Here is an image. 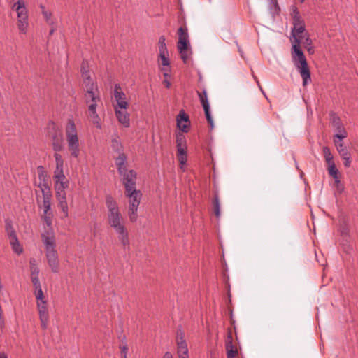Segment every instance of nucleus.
I'll return each mask as SVG.
<instances>
[{
    "instance_id": "nucleus-1",
    "label": "nucleus",
    "mask_w": 358,
    "mask_h": 358,
    "mask_svg": "<svg viewBox=\"0 0 358 358\" xmlns=\"http://www.w3.org/2000/svg\"><path fill=\"white\" fill-rule=\"evenodd\" d=\"M106 206L108 210V224L118 234V238L124 248H129V235L124 224V218L120 211L117 203L111 195L106 196Z\"/></svg>"
},
{
    "instance_id": "nucleus-2",
    "label": "nucleus",
    "mask_w": 358,
    "mask_h": 358,
    "mask_svg": "<svg viewBox=\"0 0 358 358\" xmlns=\"http://www.w3.org/2000/svg\"><path fill=\"white\" fill-rule=\"evenodd\" d=\"M291 43L292 61L302 78L303 85L306 86L311 82V77L306 57L301 47V40L294 37V39H291Z\"/></svg>"
},
{
    "instance_id": "nucleus-3",
    "label": "nucleus",
    "mask_w": 358,
    "mask_h": 358,
    "mask_svg": "<svg viewBox=\"0 0 358 358\" xmlns=\"http://www.w3.org/2000/svg\"><path fill=\"white\" fill-rule=\"evenodd\" d=\"M41 238L45 247L48 264L53 273L59 272V257L55 249L56 243L55 234L52 229L41 234Z\"/></svg>"
},
{
    "instance_id": "nucleus-4",
    "label": "nucleus",
    "mask_w": 358,
    "mask_h": 358,
    "mask_svg": "<svg viewBox=\"0 0 358 358\" xmlns=\"http://www.w3.org/2000/svg\"><path fill=\"white\" fill-rule=\"evenodd\" d=\"M65 136L68 150L70 152L71 156L74 158H78L80 152L79 137L76 124L72 119L67 120L65 127Z\"/></svg>"
},
{
    "instance_id": "nucleus-5",
    "label": "nucleus",
    "mask_w": 358,
    "mask_h": 358,
    "mask_svg": "<svg viewBox=\"0 0 358 358\" xmlns=\"http://www.w3.org/2000/svg\"><path fill=\"white\" fill-rule=\"evenodd\" d=\"M125 196L129 199V218L131 222H134L138 219L137 211L141 202L142 194L140 190L135 189L125 191Z\"/></svg>"
},
{
    "instance_id": "nucleus-6",
    "label": "nucleus",
    "mask_w": 358,
    "mask_h": 358,
    "mask_svg": "<svg viewBox=\"0 0 358 358\" xmlns=\"http://www.w3.org/2000/svg\"><path fill=\"white\" fill-rule=\"evenodd\" d=\"M291 10L290 15L293 21V28L291 31L292 37L290 40L294 39V37L301 39L302 34L306 33L305 22L301 17L296 6H292Z\"/></svg>"
},
{
    "instance_id": "nucleus-7",
    "label": "nucleus",
    "mask_w": 358,
    "mask_h": 358,
    "mask_svg": "<svg viewBox=\"0 0 358 358\" xmlns=\"http://www.w3.org/2000/svg\"><path fill=\"white\" fill-rule=\"evenodd\" d=\"M82 77L85 85L87 96L91 100H99V91L96 85L91 80L90 73L87 70L82 71Z\"/></svg>"
},
{
    "instance_id": "nucleus-8",
    "label": "nucleus",
    "mask_w": 358,
    "mask_h": 358,
    "mask_svg": "<svg viewBox=\"0 0 358 358\" xmlns=\"http://www.w3.org/2000/svg\"><path fill=\"white\" fill-rule=\"evenodd\" d=\"M84 98L85 103L88 105V113L90 119L96 128L101 129V123L99 115L96 113L97 103L101 102L100 95L99 94V100L93 101L91 100L90 98L89 99V96H87V92H85Z\"/></svg>"
},
{
    "instance_id": "nucleus-9",
    "label": "nucleus",
    "mask_w": 358,
    "mask_h": 358,
    "mask_svg": "<svg viewBox=\"0 0 358 358\" xmlns=\"http://www.w3.org/2000/svg\"><path fill=\"white\" fill-rule=\"evenodd\" d=\"M122 177L121 180L124 186L125 191L136 189V173L134 170H126L123 173H119Z\"/></svg>"
},
{
    "instance_id": "nucleus-10",
    "label": "nucleus",
    "mask_w": 358,
    "mask_h": 358,
    "mask_svg": "<svg viewBox=\"0 0 358 358\" xmlns=\"http://www.w3.org/2000/svg\"><path fill=\"white\" fill-rule=\"evenodd\" d=\"M331 122L332 126L335 129L336 134L333 136V138H345L348 136V132L341 122V120L338 116L334 113H331Z\"/></svg>"
},
{
    "instance_id": "nucleus-11",
    "label": "nucleus",
    "mask_w": 358,
    "mask_h": 358,
    "mask_svg": "<svg viewBox=\"0 0 358 358\" xmlns=\"http://www.w3.org/2000/svg\"><path fill=\"white\" fill-rule=\"evenodd\" d=\"M197 94L201 101V103L203 108L205 116L210 128H213V120L210 112V105L208 101L207 91L205 88L203 89L202 92L197 91Z\"/></svg>"
},
{
    "instance_id": "nucleus-12",
    "label": "nucleus",
    "mask_w": 358,
    "mask_h": 358,
    "mask_svg": "<svg viewBox=\"0 0 358 358\" xmlns=\"http://www.w3.org/2000/svg\"><path fill=\"white\" fill-rule=\"evenodd\" d=\"M114 98L117 102V106L115 108H120V109L127 110L129 103L126 99V94L122 91L120 86L118 84L114 86Z\"/></svg>"
},
{
    "instance_id": "nucleus-13",
    "label": "nucleus",
    "mask_w": 358,
    "mask_h": 358,
    "mask_svg": "<svg viewBox=\"0 0 358 358\" xmlns=\"http://www.w3.org/2000/svg\"><path fill=\"white\" fill-rule=\"evenodd\" d=\"M37 308L41 320V326L43 329H47L49 319L46 301L37 302Z\"/></svg>"
},
{
    "instance_id": "nucleus-14",
    "label": "nucleus",
    "mask_w": 358,
    "mask_h": 358,
    "mask_svg": "<svg viewBox=\"0 0 358 358\" xmlns=\"http://www.w3.org/2000/svg\"><path fill=\"white\" fill-rule=\"evenodd\" d=\"M177 127L180 129L182 132H187L189 128L190 122L189 119V116L185 113V112L182 110L179 112L178 115L176 117Z\"/></svg>"
},
{
    "instance_id": "nucleus-15",
    "label": "nucleus",
    "mask_w": 358,
    "mask_h": 358,
    "mask_svg": "<svg viewBox=\"0 0 358 358\" xmlns=\"http://www.w3.org/2000/svg\"><path fill=\"white\" fill-rule=\"evenodd\" d=\"M115 115L118 122L124 127H129L130 125L129 114L127 110L115 108Z\"/></svg>"
},
{
    "instance_id": "nucleus-16",
    "label": "nucleus",
    "mask_w": 358,
    "mask_h": 358,
    "mask_svg": "<svg viewBox=\"0 0 358 358\" xmlns=\"http://www.w3.org/2000/svg\"><path fill=\"white\" fill-rule=\"evenodd\" d=\"M51 199L52 193L48 194L47 192L43 194V201L41 203L38 196L36 198V201L40 208H43V213L51 211Z\"/></svg>"
},
{
    "instance_id": "nucleus-17",
    "label": "nucleus",
    "mask_w": 358,
    "mask_h": 358,
    "mask_svg": "<svg viewBox=\"0 0 358 358\" xmlns=\"http://www.w3.org/2000/svg\"><path fill=\"white\" fill-rule=\"evenodd\" d=\"M344 138H333V142L340 157L350 153L348 147L343 143Z\"/></svg>"
},
{
    "instance_id": "nucleus-18",
    "label": "nucleus",
    "mask_w": 358,
    "mask_h": 358,
    "mask_svg": "<svg viewBox=\"0 0 358 358\" xmlns=\"http://www.w3.org/2000/svg\"><path fill=\"white\" fill-rule=\"evenodd\" d=\"M127 157L125 154L121 152L119 156L115 158V164L117 168L118 173H123L127 169L126 166Z\"/></svg>"
},
{
    "instance_id": "nucleus-19",
    "label": "nucleus",
    "mask_w": 358,
    "mask_h": 358,
    "mask_svg": "<svg viewBox=\"0 0 358 358\" xmlns=\"http://www.w3.org/2000/svg\"><path fill=\"white\" fill-rule=\"evenodd\" d=\"M52 147L55 152H60L63 149V138L61 134H55L52 137Z\"/></svg>"
},
{
    "instance_id": "nucleus-20",
    "label": "nucleus",
    "mask_w": 358,
    "mask_h": 358,
    "mask_svg": "<svg viewBox=\"0 0 358 358\" xmlns=\"http://www.w3.org/2000/svg\"><path fill=\"white\" fill-rule=\"evenodd\" d=\"M55 188V189H66L69 186V182L66 178L65 175L59 176L54 178Z\"/></svg>"
},
{
    "instance_id": "nucleus-21",
    "label": "nucleus",
    "mask_w": 358,
    "mask_h": 358,
    "mask_svg": "<svg viewBox=\"0 0 358 358\" xmlns=\"http://www.w3.org/2000/svg\"><path fill=\"white\" fill-rule=\"evenodd\" d=\"M178 355L179 358H189L187 344L186 342L180 341L177 344Z\"/></svg>"
},
{
    "instance_id": "nucleus-22",
    "label": "nucleus",
    "mask_w": 358,
    "mask_h": 358,
    "mask_svg": "<svg viewBox=\"0 0 358 358\" xmlns=\"http://www.w3.org/2000/svg\"><path fill=\"white\" fill-rule=\"evenodd\" d=\"M303 38H304V41L303 42V43L305 48L307 50V51L310 54H313L314 51H313V45H312L313 41L310 39V38L309 37V35L308 33H305L304 35H302L301 40Z\"/></svg>"
},
{
    "instance_id": "nucleus-23",
    "label": "nucleus",
    "mask_w": 358,
    "mask_h": 358,
    "mask_svg": "<svg viewBox=\"0 0 358 358\" xmlns=\"http://www.w3.org/2000/svg\"><path fill=\"white\" fill-rule=\"evenodd\" d=\"M5 223H6V226H5L6 231L7 232V234H8L9 238L11 239V238H13L14 237H17L15 231L13 227L12 222L10 220L7 219L5 220Z\"/></svg>"
},
{
    "instance_id": "nucleus-24",
    "label": "nucleus",
    "mask_w": 358,
    "mask_h": 358,
    "mask_svg": "<svg viewBox=\"0 0 358 358\" xmlns=\"http://www.w3.org/2000/svg\"><path fill=\"white\" fill-rule=\"evenodd\" d=\"M165 41L166 38L164 36H161L159 38V55H169Z\"/></svg>"
},
{
    "instance_id": "nucleus-25",
    "label": "nucleus",
    "mask_w": 358,
    "mask_h": 358,
    "mask_svg": "<svg viewBox=\"0 0 358 358\" xmlns=\"http://www.w3.org/2000/svg\"><path fill=\"white\" fill-rule=\"evenodd\" d=\"M213 203L214 213H215L216 217L217 219H219L221 215V211H220V199H219V196L217 194L214 196Z\"/></svg>"
},
{
    "instance_id": "nucleus-26",
    "label": "nucleus",
    "mask_w": 358,
    "mask_h": 358,
    "mask_svg": "<svg viewBox=\"0 0 358 358\" xmlns=\"http://www.w3.org/2000/svg\"><path fill=\"white\" fill-rule=\"evenodd\" d=\"M10 243L12 246V249L18 255L23 252V249L20 245L17 237H14L10 239Z\"/></svg>"
},
{
    "instance_id": "nucleus-27",
    "label": "nucleus",
    "mask_w": 358,
    "mask_h": 358,
    "mask_svg": "<svg viewBox=\"0 0 358 358\" xmlns=\"http://www.w3.org/2000/svg\"><path fill=\"white\" fill-rule=\"evenodd\" d=\"M178 41H189V35L187 27H180L178 30Z\"/></svg>"
},
{
    "instance_id": "nucleus-28",
    "label": "nucleus",
    "mask_w": 358,
    "mask_h": 358,
    "mask_svg": "<svg viewBox=\"0 0 358 358\" xmlns=\"http://www.w3.org/2000/svg\"><path fill=\"white\" fill-rule=\"evenodd\" d=\"M37 186L38 188H40L42 194H44L46 192L48 194L51 193L50 187L48 184V179L44 180H39V183Z\"/></svg>"
},
{
    "instance_id": "nucleus-29",
    "label": "nucleus",
    "mask_w": 358,
    "mask_h": 358,
    "mask_svg": "<svg viewBox=\"0 0 358 358\" xmlns=\"http://www.w3.org/2000/svg\"><path fill=\"white\" fill-rule=\"evenodd\" d=\"M176 147L177 148L187 147L186 138L183 134L179 133L176 135Z\"/></svg>"
},
{
    "instance_id": "nucleus-30",
    "label": "nucleus",
    "mask_w": 358,
    "mask_h": 358,
    "mask_svg": "<svg viewBox=\"0 0 358 358\" xmlns=\"http://www.w3.org/2000/svg\"><path fill=\"white\" fill-rule=\"evenodd\" d=\"M56 191V198L59 203L60 202H66V196L65 189H55Z\"/></svg>"
},
{
    "instance_id": "nucleus-31",
    "label": "nucleus",
    "mask_w": 358,
    "mask_h": 358,
    "mask_svg": "<svg viewBox=\"0 0 358 358\" xmlns=\"http://www.w3.org/2000/svg\"><path fill=\"white\" fill-rule=\"evenodd\" d=\"M111 147L113 151L121 153L122 145L118 138H113L112 140Z\"/></svg>"
},
{
    "instance_id": "nucleus-32",
    "label": "nucleus",
    "mask_w": 358,
    "mask_h": 358,
    "mask_svg": "<svg viewBox=\"0 0 358 358\" xmlns=\"http://www.w3.org/2000/svg\"><path fill=\"white\" fill-rule=\"evenodd\" d=\"M44 222L48 227H51L52 223L53 214L50 212L43 213L42 215Z\"/></svg>"
},
{
    "instance_id": "nucleus-33",
    "label": "nucleus",
    "mask_w": 358,
    "mask_h": 358,
    "mask_svg": "<svg viewBox=\"0 0 358 358\" xmlns=\"http://www.w3.org/2000/svg\"><path fill=\"white\" fill-rule=\"evenodd\" d=\"M189 41H178L177 44V48L179 52H182L184 50H189Z\"/></svg>"
},
{
    "instance_id": "nucleus-34",
    "label": "nucleus",
    "mask_w": 358,
    "mask_h": 358,
    "mask_svg": "<svg viewBox=\"0 0 358 358\" xmlns=\"http://www.w3.org/2000/svg\"><path fill=\"white\" fill-rule=\"evenodd\" d=\"M273 15H278L280 10L277 0H268Z\"/></svg>"
},
{
    "instance_id": "nucleus-35",
    "label": "nucleus",
    "mask_w": 358,
    "mask_h": 358,
    "mask_svg": "<svg viewBox=\"0 0 358 358\" xmlns=\"http://www.w3.org/2000/svg\"><path fill=\"white\" fill-rule=\"evenodd\" d=\"M328 173L330 176H331L333 178H336L337 176H339V171L338 169L336 168V164L331 166H329L327 167Z\"/></svg>"
},
{
    "instance_id": "nucleus-36",
    "label": "nucleus",
    "mask_w": 358,
    "mask_h": 358,
    "mask_svg": "<svg viewBox=\"0 0 358 358\" xmlns=\"http://www.w3.org/2000/svg\"><path fill=\"white\" fill-rule=\"evenodd\" d=\"M42 15L48 24L54 26L55 21L52 18V13L50 10H44Z\"/></svg>"
},
{
    "instance_id": "nucleus-37",
    "label": "nucleus",
    "mask_w": 358,
    "mask_h": 358,
    "mask_svg": "<svg viewBox=\"0 0 358 358\" xmlns=\"http://www.w3.org/2000/svg\"><path fill=\"white\" fill-rule=\"evenodd\" d=\"M37 173L39 180H44L48 179V175L43 166H38L37 167Z\"/></svg>"
},
{
    "instance_id": "nucleus-38",
    "label": "nucleus",
    "mask_w": 358,
    "mask_h": 358,
    "mask_svg": "<svg viewBox=\"0 0 358 358\" xmlns=\"http://www.w3.org/2000/svg\"><path fill=\"white\" fill-rule=\"evenodd\" d=\"M168 56L169 55H159V58L161 60V65L163 66L162 68L170 67V61Z\"/></svg>"
},
{
    "instance_id": "nucleus-39",
    "label": "nucleus",
    "mask_w": 358,
    "mask_h": 358,
    "mask_svg": "<svg viewBox=\"0 0 358 358\" xmlns=\"http://www.w3.org/2000/svg\"><path fill=\"white\" fill-rule=\"evenodd\" d=\"M54 157L55 159V167H64V160L62 156L56 152L54 154Z\"/></svg>"
},
{
    "instance_id": "nucleus-40",
    "label": "nucleus",
    "mask_w": 358,
    "mask_h": 358,
    "mask_svg": "<svg viewBox=\"0 0 358 358\" xmlns=\"http://www.w3.org/2000/svg\"><path fill=\"white\" fill-rule=\"evenodd\" d=\"M341 157L344 161L343 164L345 167L348 168L351 166L352 157L350 153L345 154V155L341 156Z\"/></svg>"
},
{
    "instance_id": "nucleus-41",
    "label": "nucleus",
    "mask_w": 358,
    "mask_h": 358,
    "mask_svg": "<svg viewBox=\"0 0 358 358\" xmlns=\"http://www.w3.org/2000/svg\"><path fill=\"white\" fill-rule=\"evenodd\" d=\"M58 207L62 210L64 214V217H68L69 212H68V204L67 201L66 202H60L58 203Z\"/></svg>"
},
{
    "instance_id": "nucleus-42",
    "label": "nucleus",
    "mask_w": 358,
    "mask_h": 358,
    "mask_svg": "<svg viewBox=\"0 0 358 358\" xmlns=\"http://www.w3.org/2000/svg\"><path fill=\"white\" fill-rule=\"evenodd\" d=\"M334 185L336 188V190L339 193H341L344 189V187L341 182L340 176H337L336 178H334Z\"/></svg>"
},
{
    "instance_id": "nucleus-43",
    "label": "nucleus",
    "mask_w": 358,
    "mask_h": 358,
    "mask_svg": "<svg viewBox=\"0 0 358 358\" xmlns=\"http://www.w3.org/2000/svg\"><path fill=\"white\" fill-rule=\"evenodd\" d=\"M36 290V299L37 300V302L38 301H45L44 299V295H43V290L41 288H38V289H35Z\"/></svg>"
},
{
    "instance_id": "nucleus-44",
    "label": "nucleus",
    "mask_w": 358,
    "mask_h": 358,
    "mask_svg": "<svg viewBox=\"0 0 358 358\" xmlns=\"http://www.w3.org/2000/svg\"><path fill=\"white\" fill-rule=\"evenodd\" d=\"M226 350H227V352H228V350H234V349H236L233 343H232V337L231 335H229L228 336V339H227V341L226 342Z\"/></svg>"
},
{
    "instance_id": "nucleus-45",
    "label": "nucleus",
    "mask_w": 358,
    "mask_h": 358,
    "mask_svg": "<svg viewBox=\"0 0 358 358\" xmlns=\"http://www.w3.org/2000/svg\"><path fill=\"white\" fill-rule=\"evenodd\" d=\"M64 175V167H55L54 171L53 178H57L59 176Z\"/></svg>"
},
{
    "instance_id": "nucleus-46",
    "label": "nucleus",
    "mask_w": 358,
    "mask_h": 358,
    "mask_svg": "<svg viewBox=\"0 0 358 358\" xmlns=\"http://www.w3.org/2000/svg\"><path fill=\"white\" fill-rule=\"evenodd\" d=\"M322 152H323L324 159L333 157L329 148L327 146H324L323 148Z\"/></svg>"
},
{
    "instance_id": "nucleus-47",
    "label": "nucleus",
    "mask_w": 358,
    "mask_h": 358,
    "mask_svg": "<svg viewBox=\"0 0 358 358\" xmlns=\"http://www.w3.org/2000/svg\"><path fill=\"white\" fill-rule=\"evenodd\" d=\"M30 270H31V278L38 277L39 269L37 266H31Z\"/></svg>"
},
{
    "instance_id": "nucleus-48",
    "label": "nucleus",
    "mask_w": 358,
    "mask_h": 358,
    "mask_svg": "<svg viewBox=\"0 0 358 358\" xmlns=\"http://www.w3.org/2000/svg\"><path fill=\"white\" fill-rule=\"evenodd\" d=\"M189 50H184L182 52H180L181 59L184 62V63H187L189 59Z\"/></svg>"
},
{
    "instance_id": "nucleus-49",
    "label": "nucleus",
    "mask_w": 358,
    "mask_h": 358,
    "mask_svg": "<svg viewBox=\"0 0 358 358\" xmlns=\"http://www.w3.org/2000/svg\"><path fill=\"white\" fill-rule=\"evenodd\" d=\"M31 282L33 283L34 289H38V288L41 287L38 277L31 278Z\"/></svg>"
},
{
    "instance_id": "nucleus-50",
    "label": "nucleus",
    "mask_w": 358,
    "mask_h": 358,
    "mask_svg": "<svg viewBox=\"0 0 358 358\" xmlns=\"http://www.w3.org/2000/svg\"><path fill=\"white\" fill-rule=\"evenodd\" d=\"M120 348L121 350V356L122 358H127V352H128V348L125 345H120Z\"/></svg>"
},
{
    "instance_id": "nucleus-51",
    "label": "nucleus",
    "mask_w": 358,
    "mask_h": 358,
    "mask_svg": "<svg viewBox=\"0 0 358 358\" xmlns=\"http://www.w3.org/2000/svg\"><path fill=\"white\" fill-rule=\"evenodd\" d=\"M237 354V349L229 350L228 352H227V358H235Z\"/></svg>"
},
{
    "instance_id": "nucleus-52",
    "label": "nucleus",
    "mask_w": 358,
    "mask_h": 358,
    "mask_svg": "<svg viewBox=\"0 0 358 358\" xmlns=\"http://www.w3.org/2000/svg\"><path fill=\"white\" fill-rule=\"evenodd\" d=\"M161 71H163V76L165 78V79H167L170 77L171 67L161 68Z\"/></svg>"
},
{
    "instance_id": "nucleus-53",
    "label": "nucleus",
    "mask_w": 358,
    "mask_h": 358,
    "mask_svg": "<svg viewBox=\"0 0 358 358\" xmlns=\"http://www.w3.org/2000/svg\"><path fill=\"white\" fill-rule=\"evenodd\" d=\"M187 155V147L177 148V156L178 155Z\"/></svg>"
},
{
    "instance_id": "nucleus-54",
    "label": "nucleus",
    "mask_w": 358,
    "mask_h": 358,
    "mask_svg": "<svg viewBox=\"0 0 358 358\" xmlns=\"http://www.w3.org/2000/svg\"><path fill=\"white\" fill-rule=\"evenodd\" d=\"M178 160L181 165H185L187 162V155H178Z\"/></svg>"
},
{
    "instance_id": "nucleus-55",
    "label": "nucleus",
    "mask_w": 358,
    "mask_h": 358,
    "mask_svg": "<svg viewBox=\"0 0 358 358\" xmlns=\"http://www.w3.org/2000/svg\"><path fill=\"white\" fill-rule=\"evenodd\" d=\"M324 159H325V162L327 164L328 166H331V164H333V165L335 164V163L334 162V157L325 158Z\"/></svg>"
},
{
    "instance_id": "nucleus-56",
    "label": "nucleus",
    "mask_w": 358,
    "mask_h": 358,
    "mask_svg": "<svg viewBox=\"0 0 358 358\" xmlns=\"http://www.w3.org/2000/svg\"><path fill=\"white\" fill-rule=\"evenodd\" d=\"M0 321L3 324H4V318H3V310L1 308V306H0Z\"/></svg>"
},
{
    "instance_id": "nucleus-57",
    "label": "nucleus",
    "mask_w": 358,
    "mask_h": 358,
    "mask_svg": "<svg viewBox=\"0 0 358 358\" xmlns=\"http://www.w3.org/2000/svg\"><path fill=\"white\" fill-rule=\"evenodd\" d=\"M180 341L186 342V341H185V337H182V336H176V343H177V344H178L179 343H180Z\"/></svg>"
},
{
    "instance_id": "nucleus-58",
    "label": "nucleus",
    "mask_w": 358,
    "mask_h": 358,
    "mask_svg": "<svg viewBox=\"0 0 358 358\" xmlns=\"http://www.w3.org/2000/svg\"><path fill=\"white\" fill-rule=\"evenodd\" d=\"M163 358H173V357H172V355H171V352H166L164 354V355Z\"/></svg>"
},
{
    "instance_id": "nucleus-59",
    "label": "nucleus",
    "mask_w": 358,
    "mask_h": 358,
    "mask_svg": "<svg viewBox=\"0 0 358 358\" xmlns=\"http://www.w3.org/2000/svg\"><path fill=\"white\" fill-rule=\"evenodd\" d=\"M164 83L166 88H169L171 87V83L167 79L164 80Z\"/></svg>"
},
{
    "instance_id": "nucleus-60",
    "label": "nucleus",
    "mask_w": 358,
    "mask_h": 358,
    "mask_svg": "<svg viewBox=\"0 0 358 358\" xmlns=\"http://www.w3.org/2000/svg\"><path fill=\"white\" fill-rule=\"evenodd\" d=\"M30 267L31 266H36V260L34 259H31L29 260Z\"/></svg>"
},
{
    "instance_id": "nucleus-61",
    "label": "nucleus",
    "mask_w": 358,
    "mask_h": 358,
    "mask_svg": "<svg viewBox=\"0 0 358 358\" xmlns=\"http://www.w3.org/2000/svg\"><path fill=\"white\" fill-rule=\"evenodd\" d=\"M177 336H182L184 337V333L182 330H178L177 332Z\"/></svg>"
},
{
    "instance_id": "nucleus-62",
    "label": "nucleus",
    "mask_w": 358,
    "mask_h": 358,
    "mask_svg": "<svg viewBox=\"0 0 358 358\" xmlns=\"http://www.w3.org/2000/svg\"><path fill=\"white\" fill-rule=\"evenodd\" d=\"M39 8H41V13H43V12L44 10H47L45 9V7L43 4H41V5L39 6Z\"/></svg>"
},
{
    "instance_id": "nucleus-63",
    "label": "nucleus",
    "mask_w": 358,
    "mask_h": 358,
    "mask_svg": "<svg viewBox=\"0 0 358 358\" xmlns=\"http://www.w3.org/2000/svg\"><path fill=\"white\" fill-rule=\"evenodd\" d=\"M55 27L52 26V29L50 30V33H49V34H50V35H52V34H53V33L55 32Z\"/></svg>"
},
{
    "instance_id": "nucleus-64",
    "label": "nucleus",
    "mask_w": 358,
    "mask_h": 358,
    "mask_svg": "<svg viewBox=\"0 0 358 358\" xmlns=\"http://www.w3.org/2000/svg\"><path fill=\"white\" fill-rule=\"evenodd\" d=\"M0 358H8L5 353H0Z\"/></svg>"
}]
</instances>
